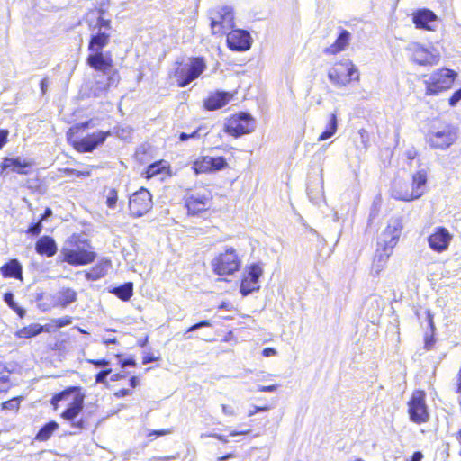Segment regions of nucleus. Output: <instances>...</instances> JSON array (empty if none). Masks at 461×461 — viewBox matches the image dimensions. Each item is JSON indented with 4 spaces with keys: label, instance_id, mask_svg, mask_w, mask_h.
Masks as SVG:
<instances>
[{
    "label": "nucleus",
    "instance_id": "obj_1",
    "mask_svg": "<svg viewBox=\"0 0 461 461\" xmlns=\"http://www.w3.org/2000/svg\"><path fill=\"white\" fill-rule=\"evenodd\" d=\"M206 69V63L203 57H192L186 63H178L174 71V77L179 87H185L198 78Z\"/></svg>",
    "mask_w": 461,
    "mask_h": 461
},
{
    "label": "nucleus",
    "instance_id": "obj_2",
    "mask_svg": "<svg viewBox=\"0 0 461 461\" xmlns=\"http://www.w3.org/2000/svg\"><path fill=\"white\" fill-rule=\"evenodd\" d=\"M457 140L456 128L451 124L432 125L426 135V141L432 149H447Z\"/></svg>",
    "mask_w": 461,
    "mask_h": 461
},
{
    "label": "nucleus",
    "instance_id": "obj_3",
    "mask_svg": "<svg viewBox=\"0 0 461 461\" xmlns=\"http://www.w3.org/2000/svg\"><path fill=\"white\" fill-rule=\"evenodd\" d=\"M72 239L76 249H63L61 250L63 260L72 266H82L93 262L96 254L89 250L92 248L88 240H81L79 236H73Z\"/></svg>",
    "mask_w": 461,
    "mask_h": 461
},
{
    "label": "nucleus",
    "instance_id": "obj_4",
    "mask_svg": "<svg viewBox=\"0 0 461 461\" xmlns=\"http://www.w3.org/2000/svg\"><path fill=\"white\" fill-rule=\"evenodd\" d=\"M328 78L333 85L344 86L353 80L358 81L359 74L353 62L346 59L330 68Z\"/></svg>",
    "mask_w": 461,
    "mask_h": 461
},
{
    "label": "nucleus",
    "instance_id": "obj_5",
    "mask_svg": "<svg viewBox=\"0 0 461 461\" xmlns=\"http://www.w3.org/2000/svg\"><path fill=\"white\" fill-rule=\"evenodd\" d=\"M241 266V260L232 247H228L212 261L213 272L218 276L232 275Z\"/></svg>",
    "mask_w": 461,
    "mask_h": 461
},
{
    "label": "nucleus",
    "instance_id": "obj_6",
    "mask_svg": "<svg viewBox=\"0 0 461 461\" xmlns=\"http://www.w3.org/2000/svg\"><path fill=\"white\" fill-rule=\"evenodd\" d=\"M408 414L410 420L416 424H422L429 420L424 391L416 390L412 393L408 402Z\"/></svg>",
    "mask_w": 461,
    "mask_h": 461
},
{
    "label": "nucleus",
    "instance_id": "obj_7",
    "mask_svg": "<svg viewBox=\"0 0 461 461\" xmlns=\"http://www.w3.org/2000/svg\"><path fill=\"white\" fill-rule=\"evenodd\" d=\"M456 74L448 68H441L432 73L426 84V93L428 95H437L444 90L450 88Z\"/></svg>",
    "mask_w": 461,
    "mask_h": 461
},
{
    "label": "nucleus",
    "instance_id": "obj_8",
    "mask_svg": "<svg viewBox=\"0 0 461 461\" xmlns=\"http://www.w3.org/2000/svg\"><path fill=\"white\" fill-rule=\"evenodd\" d=\"M224 128L228 134L238 138L252 132L255 129V121L250 114L240 113L230 118L226 122Z\"/></svg>",
    "mask_w": 461,
    "mask_h": 461
},
{
    "label": "nucleus",
    "instance_id": "obj_9",
    "mask_svg": "<svg viewBox=\"0 0 461 461\" xmlns=\"http://www.w3.org/2000/svg\"><path fill=\"white\" fill-rule=\"evenodd\" d=\"M402 230V224L400 218H391L386 228L381 233L377 246L378 248L393 251L398 243Z\"/></svg>",
    "mask_w": 461,
    "mask_h": 461
},
{
    "label": "nucleus",
    "instance_id": "obj_10",
    "mask_svg": "<svg viewBox=\"0 0 461 461\" xmlns=\"http://www.w3.org/2000/svg\"><path fill=\"white\" fill-rule=\"evenodd\" d=\"M153 206L150 193L141 187L129 198V210L132 217L139 218L145 215Z\"/></svg>",
    "mask_w": 461,
    "mask_h": 461
},
{
    "label": "nucleus",
    "instance_id": "obj_11",
    "mask_svg": "<svg viewBox=\"0 0 461 461\" xmlns=\"http://www.w3.org/2000/svg\"><path fill=\"white\" fill-rule=\"evenodd\" d=\"M120 77L117 71H113L112 74L97 73L94 77V83L90 88L91 95L94 97L105 96L109 88L116 86L119 82Z\"/></svg>",
    "mask_w": 461,
    "mask_h": 461
},
{
    "label": "nucleus",
    "instance_id": "obj_12",
    "mask_svg": "<svg viewBox=\"0 0 461 461\" xmlns=\"http://www.w3.org/2000/svg\"><path fill=\"white\" fill-rule=\"evenodd\" d=\"M84 400L85 395L83 393H76L73 396L72 402L68 404V408L61 414V417L68 421H71L72 428L77 430H81L84 429L85 422L82 419L78 420L77 421H74V420L83 410Z\"/></svg>",
    "mask_w": 461,
    "mask_h": 461
},
{
    "label": "nucleus",
    "instance_id": "obj_13",
    "mask_svg": "<svg viewBox=\"0 0 461 461\" xmlns=\"http://www.w3.org/2000/svg\"><path fill=\"white\" fill-rule=\"evenodd\" d=\"M109 131H98L92 134H88L86 137L74 140L73 146L79 152H92L98 146L102 145L106 138L110 136Z\"/></svg>",
    "mask_w": 461,
    "mask_h": 461
},
{
    "label": "nucleus",
    "instance_id": "obj_14",
    "mask_svg": "<svg viewBox=\"0 0 461 461\" xmlns=\"http://www.w3.org/2000/svg\"><path fill=\"white\" fill-rule=\"evenodd\" d=\"M228 163L221 156H203L194 163L197 174L220 171L227 167Z\"/></svg>",
    "mask_w": 461,
    "mask_h": 461
},
{
    "label": "nucleus",
    "instance_id": "obj_15",
    "mask_svg": "<svg viewBox=\"0 0 461 461\" xmlns=\"http://www.w3.org/2000/svg\"><path fill=\"white\" fill-rule=\"evenodd\" d=\"M226 41L230 50L246 51L250 49L252 39L248 31L237 29L227 33Z\"/></svg>",
    "mask_w": 461,
    "mask_h": 461
},
{
    "label": "nucleus",
    "instance_id": "obj_16",
    "mask_svg": "<svg viewBox=\"0 0 461 461\" xmlns=\"http://www.w3.org/2000/svg\"><path fill=\"white\" fill-rule=\"evenodd\" d=\"M407 50L411 53V60L419 65H433L438 61V54L424 48L417 42H411Z\"/></svg>",
    "mask_w": 461,
    "mask_h": 461
},
{
    "label": "nucleus",
    "instance_id": "obj_17",
    "mask_svg": "<svg viewBox=\"0 0 461 461\" xmlns=\"http://www.w3.org/2000/svg\"><path fill=\"white\" fill-rule=\"evenodd\" d=\"M86 63L98 73L112 74L113 59L109 52H92L88 55Z\"/></svg>",
    "mask_w": 461,
    "mask_h": 461
},
{
    "label": "nucleus",
    "instance_id": "obj_18",
    "mask_svg": "<svg viewBox=\"0 0 461 461\" xmlns=\"http://www.w3.org/2000/svg\"><path fill=\"white\" fill-rule=\"evenodd\" d=\"M452 240V235L445 227H437L428 238L429 248L436 252H443L447 249Z\"/></svg>",
    "mask_w": 461,
    "mask_h": 461
},
{
    "label": "nucleus",
    "instance_id": "obj_19",
    "mask_svg": "<svg viewBox=\"0 0 461 461\" xmlns=\"http://www.w3.org/2000/svg\"><path fill=\"white\" fill-rule=\"evenodd\" d=\"M438 17L429 9H421L413 14V23L417 28L427 31H434L437 26Z\"/></svg>",
    "mask_w": 461,
    "mask_h": 461
},
{
    "label": "nucleus",
    "instance_id": "obj_20",
    "mask_svg": "<svg viewBox=\"0 0 461 461\" xmlns=\"http://www.w3.org/2000/svg\"><path fill=\"white\" fill-rule=\"evenodd\" d=\"M351 41V33L346 29L340 28L336 41L329 47L323 50L326 55H336L343 51Z\"/></svg>",
    "mask_w": 461,
    "mask_h": 461
},
{
    "label": "nucleus",
    "instance_id": "obj_21",
    "mask_svg": "<svg viewBox=\"0 0 461 461\" xmlns=\"http://www.w3.org/2000/svg\"><path fill=\"white\" fill-rule=\"evenodd\" d=\"M233 24V16L229 12L219 14V20L216 18L211 19V29L213 34H227Z\"/></svg>",
    "mask_w": 461,
    "mask_h": 461
},
{
    "label": "nucleus",
    "instance_id": "obj_22",
    "mask_svg": "<svg viewBox=\"0 0 461 461\" xmlns=\"http://www.w3.org/2000/svg\"><path fill=\"white\" fill-rule=\"evenodd\" d=\"M209 203V197L205 194H193L185 200V206L188 212L191 214H197L206 209Z\"/></svg>",
    "mask_w": 461,
    "mask_h": 461
},
{
    "label": "nucleus",
    "instance_id": "obj_23",
    "mask_svg": "<svg viewBox=\"0 0 461 461\" xmlns=\"http://www.w3.org/2000/svg\"><path fill=\"white\" fill-rule=\"evenodd\" d=\"M35 250L41 256L52 257L57 253L58 248L52 237L44 235L36 241Z\"/></svg>",
    "mask_w": 461,
    "mask_h": 461
},
{
    "label": "nucleus",
    "instance_id": "obj_24",
    "mask_svg": "<svg viewBox=\"0 0 461 461\" xmlns=\"http://www.w3.org/2000/svg\"><path fill=\"white\" fill-rule=\"evenodd\" d=\"M32 163L26 160H23L21 158H6L2 162V169L5 170L10 168L13 172L20 175H27L29 171L27 168L31 167Z\"/></svg>",
    "mask_w": 461,
    "mask_h": 461
},
{
    "label": "nucleus",
    "instance_id": "obj_25",
    "mask_svg": "<svg viewBox=\"0 0 461 461\" xmlns=\"http://www.w3.org/2000/svg\"><path fill=\"white\" fill-rule=\"evenodd\" d=\"M392 253L393 251H387L386 249L377 248L371 267V275L374 277L378 276L385 268Z\"/></svg>",
    "mask_w": 461,
    "mask_h": 461
},
{
    "label": "nucleus",
    "instance_id": "obj_26",
    "mask_svg": "<svg viewBox=\"0 0 461 461\" xmlns=\"http://www.w3.org/2000/svg\"><path fill=\"white\" fill-rule=\"evenodd\" d=\"M230 98L231 95L230 93L218 91L211 95L204 101V107L210 111L220 109L226 105L230 102Z\"/></svg>",
    "mask_w": 461,
    "mask_h": 461
},
{
    "label": "nucleus",
    "instance_id": "obj_27",
    "mask_svg": "<svg viewBox=\"0 0 461 461\" xmlns=\"http://www.w3.org/2000/svg\"><path fill=\"white\" fill-rule=\"evenodd\" d=\"M77 299V292L72 288H62L58 291L53 296L54 306H60L66 308L69 304L76 302Z\"/></svg>",
    "mask_w": 461,
    "mask_h": 461
},
{
    "label": "nucleus",
    "instance_id": "obj_28",
    "mask_svg": "<svg viewBox=\"0 0 461 461\" xmlns=\"http://www.w3.org/2000/svg\"><path fill=\"white\" fill-rule=\"evenodd\" d=\"M110 41V33L106 31L96 32L91 35L88 50L91 52L103 51V49L106 47Z\"/></svg>",
    "mask_w": 461,
    "mask_h": 461
},
{
    "label": "nucleus",
    "instance_id": "obj_29",
    "mask_svg": "<svg viewBox=\"0 0 461 461\" xmlns=\"http://www.w3.org/2000/svg\"><path fill=\"white\" fill-rule=\"evenodd\" d=\"M111 267L109 259H102L95 264L89 271L86 272V278L87 280L96 281L104 277Z\"/></svg>",
    "mask_w": 461,
    "mask_h": 461
},
{
    "label": "nucleus",
    "instance_id": "obj_30",
    "mask_svg": "<svg viewBox=\"0 0 461 461\" xmlns=\"http://www.w3.org/2000/svg\"><path fill=\"white\" fill-rule=\"evenodd\" d=\"M1 273L4 277L21 279L23 267L17 259H12L2 266Z\"/></svg>",
    "mask_w": 461,
    "mask_h": 461
},
{
    "label": "nucleus",
    "instance_id": "obj_31",
    "mask_svg": "<svg viewBox=\"0 0 461 461\" xmlns=\"http://www.w3.org/2000/svg\"><path fill=\"white\" fill-rule=\"evenodd\" d=\"M392 197L396 200L409 202L420 198V194L418 192L412 193V191H409L407 186L395 185L392 189Z\"/></svg>",
    "mask_w": 461,
    "mask_h": 461
},
{
    "label": "nucleus",
    "instance_id": "obj_32",
    "mask_svg": "<svg viewBox=\"0 0 461 461\" xmlns=\"http://www.w3.org/2000/svg\"><path fill=\"white\" fill-rule=\"evenodd\" d=\"M43 331H50L48 325L42 326L38 323H33L17 330L16 336L21 339H30L41 334Z\"/></svg>",
    "mask_w": 461,
    "mask_h": 461
},
{
    "label": "nucleus",
    "instance_id": "obj_33",
    "mask_svg": "<svg viewBox=\"0 0 461 461\" xmlns=\"http://www.w3.org/2000/svg\"><path fill=\"white\" fill-rule=\"evenodd\" d=\"M338 130V117H337V111L332 113L330 117L329 121L326 124L325 130L320 134L318 140L322 141L325 140H328L335 135Z\"/></svg>",
    "mask_w": 461,
    "mask_h": 461
},
{
    "label": "nucleus",
    "instance_id": "obj_34",
    "mask_svg": "<svg viewBox=\"0 0 461 461\" xmlns=\"http://www.w3.org/2000/svg\"><path fill=\"white\" fill-rule=\"evenodd\" d=\"M78 393H80V387H68L62 392L54 394L50 400V403L53 406L54 410H57L59 402L62 401H68L70 397L73 398V396Z\"/></svg>",
    "mask_w": 461,
    "mask_h": 461
},
{
    "label": "nucleus",
    "instance_id": "obj_35",
    "mask_svg": "<svg viewBox=\"0 0 461 461\" xmlns=\"http://www.w3.org/2000/svg\"><path fill=\"white\" fill-rule=\"evenodd\" d=\"M427 183V172L424 169L417 171L412 176V193H420V196L423 194L424 186Z\"/></svg>",
    "mask_w": 461,
    "mask_h": 461
},
{
    "label": "nucleus",
    "instance_id": "obj_36",
    "mask_svg": "<svg viewBox=\"0 0 461 461\" xmlns=\"http://www.w3.org/2000/svg\"><path fill=\"white\" fill-rule=\"evenodd\" d=\"M110 292L121 300L128 301L133 294V284L131 282L125 283L120 286L113 287Z\"/></svg>",
    "mask_w": 461,
    "mask_h": 461
},
{
    "label": "nucleus",
    "instance_id": "obj_37",
    "mask_svg": "<svg viewBox=\"0 0 461 461\" xmlns=\"http://www.w3.org/2000/svg\"><path fill=\"white\" fill-rule=\"evenodd\" d=\"M58 428H59V424L56 421L51 420V421L47 422L45 425H43L40 429V430L36 434L35 439L39 440V441L48 440L51 437L53 432L56 429H58Z\"/></svg>",
    "mask_w": 461,
    "mask_h": 461
},
{
    "label": "nucleus",
    "instance_id": "obj_38",
    "mask_svg": "<svg viewBox=\"0 0 461 461\" xmlns=\"http://www.w3.org/2000/svg\"><path fill=\"white\" fill-rule=\"evenodd\" d=\"M14 294L11 292L5 293L4 294V302L13 310L14 311L20 318H23L25 315V310L20 307L15 302L14 298Z\"/></svg>",
    "mask_w": 461,
    "mask_h": 461
},
{
    "label": "nucleus",
    "instance_id": "obj_39",
    "mask_svg": "<svg viewBox=\"0 0 461 461\" xmlns=\"http://www.w3.org/2000/svg\"><path fill=\"white\" fill-rule=\"evenodd\" d=\"M260 286L258 283L255 282L252 283L251 280H249L246 277H243L241 284H240V293L243 296H247L250 294H252L255 291L259 290Z\"/></svg>",
    "mask_w": 461,
    "mask_h": 461
},
{
    "label": "nucleus",
    "instance_id": "obj_40",
    "mask_svg": "<svg viewBox=\"0 0 461 461\" xmlns=\"http://www.w3.org/2000/svg\"><path fill=\"white\" fill-rule=\"evenodd\" d=\"M263 269L261 266L258 263L251 264L247 271V275L244 276L249 280H251L252 283H258L259 277L262 276Z\"/></svg>",
    "mask_w": 461,
    "mask_h": 461
},
{
    "label": "nucleus",
    "instance_id": "obj_41",
    "mask_svg": "<svg viewBox=\"0 0 461 461\" xmlns=\"http://www.w3.org/2000/svg\"><path fill=\"white\" fill-rule=\"evenodd\" d=\"M207 134L208 131H206V128L203 126H200L191 133L181 132L179 134V140L181 141H186L190 139H199L202 136H206Z\"/></svg>",
    "mask_w": 461,
    "mask_h": 461
},
{
    "label": "nucleus",
    "instance_id": "obj_42",
    "mask_svg": "<svg viewBox=\"0 0 461 461\" xmlns=\"http://www.w3.org/2000/svg\"><path fill=\"white\" fill-rule=\"evenodd\" d=\"M426 319H427V322L431 330V333L434 334L436 328H435V324L433 321V315L429 310L426 311ZM434 342H435V339H434L433 335H431L430 337L427 336L425 339L426 348L429 349L432 347V345L434 344Z\"/></svg>",
    "mask_w": 461,
    "mask_h": 461
},
{
    "label": "nucleus",
    "instance_id": "obj_43",
    "mask_svg": "<svg viewBox=\"0 0 461 461\" xmlns=\"http://www.w3.org/2000/svg\"><path fill=\"white\" fill-rule=\"evenodd\" d=\"M117 201H118L117 190L114 188L109 189L107 195H106V205L110 209H113L116 206Z\"/></svg>",
    "mask_w": 461,
    "mask_h": 461
},
{
    "label": "nucleus",
    "instance_id": "obj_44",
    "mask_svg": "<svg viewBox=\"0 0 461 461\" xmlns=\"http://www.w3.org/2000/svg\"><path fill=\"white\" fill-rule=\"evenodd\" d=\"M21 397H14L2 403L3 410L17 411L19 409Z\"/></svg>",
    "mask_w": 461,
    "mask_h": 461
},
{
    "label": "nucleus",
    "instance_id": "obj_45",
    "mask_svg": "<svg viewBox=\"0 0 461 461\" xmlns=\"http://www.w3.org/2000/svg\"><path fill=\"white\" fill-rule=\"evenodd\" d=\"M95 28L97 29V32L106 31L107 32H109L111 29V21L108 19H104L102 16H99L96 21V24L95 25Z\"/></svg>",
    "mask_w": 461,
    "mask_h": 461
},
{
    "label": "nucleus",
    "instance_id": "obj_46",
    "mask_svg": "<svg viewBox=\"0 0 461 461\" xmlns=\"http://www.w3.org/2000/svg\"><path fill=\"white\" fill-rule=\"evenodd\" d=\"M112 373V369L106 368L104 370H101L95 375V383L96 384H102L104 385H107V376Z\"/></svg>",
    "mask_w": 461,
    "mask_h": 461
},
{
    "label": "nucleus",
    "instance_id": "obj_47",
    "mask_svg": "<svg viewBox=\"0 0 461 461\" xmlns=\"http://www.w3.org/2000/svg\"><path fill=\"white\" fill-rule=\"evenodd\" d=\"M212 326V323L210 322V321H207V320H203V321H201L194 325H192L191 327L188 328L186 333L185 334V339H191V336H186V334L188 332H193V331H195L201 328H203V327H211Z\"/></svg>",
    "mask_w": 461,
    "mask_h": 461
},
{
    "label": "nucleus",
    "instance_id": "obj_48",
    "mask_svg": "<svg viewBox=\"0 0 461 461\" xmlns=\"http://www.w3.org/2000/svg\"><path fill=\"white\" fill-rule=\"evenodd\" d=\"M11 386L10 374L0 375V393L7 392Z\"/></svg>",
    "mask_w": 461,
    "mask_h": 461
},
{
    "label": "nucleus",
    "instance_id": "obj_49",
    "mask_svg": "<svg viewBox=\"0 0 461 461\" xmlns=\"http://www.w3.org/2000/svg\"><path fill=\"white\" fill-rule=\"evenodd\" d=\"M41 230H42L41 220H39L37 222L31 223L28 227L26 232L28 234H31L33 236H38L41 232Z\"/></svg>",
    "mask_w": 461,
    "mask_h": 461
},
{
    "label": "nucleus",
    "instance_id": "obj_50",
    "mask_svg": "<svg viewBox=\"0 0 461 461\" xmlns=\"http://www.w3.org/2000/svg\"><path fill=\"white\" fill-rule=\"evenodd\" d=\"M52 322L57 328H62L72 323V318L69 316H64L58 319H53Z\"/></svg>",
    "mask_w": 461,
    "mask_h": 461
},
{
    "label": "nucleus",
    "instance_id": "obj_51",
    "mask_svg": "<svg viewBox=\"0 0 461 461\" xmlns=\"http://www.w3.org/2000/svg\"><path fill=\"white\" fill-rule=\"evenodd\" d=\"M461 101V87L456 90L449 98V105L454 107Z\"/></svg>",
    "mask_w": 461,
    "mask_h": 461
},
{
    "label": "nucleus",
    "instance_id": "obj_52",
    "mask_svg": "<svg viewBox=\"0 0 461 461\" xmlns=\"http://www.w3.org/2000/svg\"><path fill=\"white\" fill-rule=\"evenodd\" d=\"M307 194H308V197L309 199L313 203H318L319 201L321 199L322 197V192L321 191H318L316 193H313L312 190H310L308 188V192H307Z\"/></svg>",
    "mask_w": 461,
    "mask_h": 461
},
{
    "label": "nucleus",
    "instance_id": "obj_53",
    "mask_svg": "<svg viewBox=\"0 0 461 461\" xmlns=\"http://www.w3.org/2000/svg\"><path fill=\"white\" fill-rule=\"evenodd\" d=\"M88 362L94 365L95 367H107L110 366V361L106 360L105 358L90 359Z\"/></svg>",
    "mask_w": 461,
    "mask_h": 461
},
{
    "label": "nucleus",
    "instance_id": "obj_54",
    "mask_svg": "<svg viewBox=\"0 0 461 461\" xmlns=\"http://www.w3.org/2000/svg\"><path fill=\"white\" fill-rule=\"evenodd\" d=\"M170 433H171L170 429L150 430L148 433V437H160V436H165V435H167Z\"/></svg>",
    "mask_w": 461,
    "mask_h": 461
},
{
    "label": "nucleus",
    "instance_id": "obj_55",
    "mask_svg": "<svg viewBox=\"0 0 461 461\" xmlns=\"http://www.w3.org/2000/svg\"><path fill=\"white\" fill-rule=\"evenodd\" d=\"M120 365L122 368L135 366L136 361L132 357L123 358L120 360Z\"/></svg>",
    "mask_w": 461,
    "mask_h": 461
},
{
    "label": "nucleus",
    "instance_id": "obj_56",
    "mask_svg": "<svg viewBox=\"0 0 461 461\" xmlns=\"http://www.w3.org/2000/svg\"><path fill=\"white\" fill-rule=\"evenodd\" d=\"M277 387L278 386L276 384L267 385V386L266 385H258V391L264 392V393H273L277 389Z\"/></svg>",
    "mask_w": 461,
    "mask_h": 461
},
{
    "label": "nucleus",
    "instance_id": "obj_57",
    "mask_svg": "<svg viewBox=\"0 0 461 461\" xmlns=\"http://www.w3.org/2000/svg\"><path fill=\"white\" fill-rule=\"evenodd\" d=\"M158 172H159V167L156 164H152V165L149 166L148 170H147V174H148L149 177H151V176L157 175Z\"/></svg>",
    "mask_w": 461,
    "mask_h": 461
},
{
    "label": "nucleus",
    "instance_id": "obj_58",
    "mask_svg": "<svg viewBox=\"0 0 461 461\" xmlns=\"http://www.w3.org/2000/svg\"><path fill=\"white\" fill-rule=\"evenodd\" d=\"M158 359V357H155L153 354L148 353L143 357L142 364L147 365L152 362H155Z\"/></svg>",
    "mask_w": 461,
    "mask_h": 461
},
{
    "label": "nucleus",
    "instance_id": "obj_59",
    "mask_svg": "<svg viewBox=\"0 0 461 461\" xmlns=\"http://www.w3.org/2000/svg\"><path fill=\"white\" fill-rule=\"evenodd\" d=\"M405 155L409 160H413L417 157L418 152L414 148H411L406 150Z\"/></svg>",
    "mask_w": 461,
    "mask_h": 461
},
{
    "label": "nucleus",
    "instance_id": "obj_60",
    "mask_svg": "<svg viewBox=\"0 0 461 461\" xmlns=\"http://www.w3.org/2000/svg\"><path fill=\"white\" fill-rule=\"evenodd\" d=\"M8 131L6 130H0V149L7 140Z\"/></svg>",
    "mask_w": 461,
    "mask_h": 461
},
{
    "label": "nucleus",
    "instance_id": "obj_61",
    "mask_svg": "<svg viewBox=\"0 0 461 461\" xmlns=\"http://www.w3.org/2000/svg\"><path fill=\"white\" fill-rule=\"evenodd\" d=\"M262 355L265 357H269L276 355V350L273 348H266L263 349Z\"/></svg>",
    "mask_w": 461,
    "mask_h": 461
},
{
    "label": "nucleus",
    "instance_id": "obj_62",
    "mask_svg": "<svg viewBox=\"0 0 461 461\" xmlns=\"http://www.w3.org/2000/svg\"><path fill=\"white\" fill-rule=\"evenodd\" d=\"M131 393V392L129 389H121L118 392H116L114 393V395L117 398H122V397H125L127 395H130Z\"/></svg>",
    "mask_w": 461,
    "mask_h": 461
},
{
    "label": "nucleus",
    "instance_id": "obj_63",
    "mask_svg": "<svg viewBox=\"0 0 461 461\" xmlns=\"http://www.w3.org/2000/svg\"><path fill=\"white\" fill-rule=\"evenodd\" d=\"M221 409H222V411L225 415H228V416H233L235 414L233 409L230 407V406H228V405H225V404H222L221 405Z\"/></svg>",
    "mask_w": 461,
    "mask_h": 461
},
{
    "label": "nucleus",
    "instance_id": "obj_64",
    "mask_svg": "<svg viewBox=\"0 0 461 461\" xmlns=\"http://www.w3.org/2000/svg\"><path fill=\"white\" fill-rule=\"evenodd\" d=\"M423 454L420 451H416L412 454L410 461H421Z\"/></svg>",
    "mask_w": 461,
    "mask_h": 461
}]
</instances>
